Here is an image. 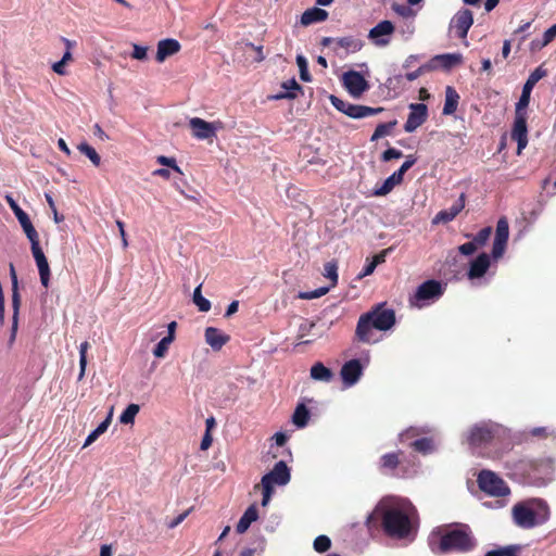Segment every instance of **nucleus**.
Returning a JSON list of instances; mask_svg holds the SVG:
<instances>
[{"label":"nucleus","mask_w":556,"mask_h":556,"mask_svg":"<svg viewBox=\"0 0 556 556\" xmlns=\"http://www.w3.org/2000/svg\"><path fill=\"white\" fill-rule=\"evenodd\" d=\"M378 518L382 519L386 533L395 539L412 541L417 531V511L413 504L401 497H387L379 502L372 514L367 517L370 526Z\"/></svg>","instance_id":"obj_1"},{"label":"nucleus","mask_w":556,"mask_h":556,"mask_svg":"<svg viewBox=\"0 0 556 556\" xmlns=\"http://www.w3.org/2000/svg\"><path fill=\"white\" fill-rule=\"evenodd\" d=\"M429 547L434 554L450 552H468L475 546V540L468 527L433 530L428 539Z\"/></svg>","instance_id":"obj_2"},{"label":"nucleus","mask_w":556,"mask_h":556,"mask_svg":"<svg viewBox=\"0 0 556 556\" xmlns=\"http://www.w3.org/2000/svg\"><path fill=\"white\" fill-rule=\"evenodd\" d=\"M395 324V314L391 308L377 306L371 312L362 315L356 326L357 338L366 343L372 342V328L387 331Z\"/></svg>","instance_id":"obj_3"},{"label":"nucleus","mask_w":556,"mask_h":556,"mask_svg":"<svg viewBox=\"0 0 556 556\" xmlns=\"http://www.w3.org/2000/svg\"><path fill=\"white\" fill-rule=\"evenodd\" d=\"M549 518V508L541 500L518 503L513 507L514 522L522 529H532L543 525Z\"/></svg>","instance_id":"obj_4"},{"label":"nucleus","mask_w":556,"mask_h":556,"mask_svg":"<svg viewBox=\"0 0 556 556\" xmlns=\"http://www.w3.org/2000/svg\"><path fill=\"white\" fill-rule=\"evenodd\" d=\"M290 470L283 460L278 462L274 468L263 476L261 483L254 486V491L262 493V506L268 505L276 486H283L290 481Z\"/></svg>","instance_id":"obj_5"},{"label":"nucleus","mask_w":556,"mask_h":556,"mask_svg":"<svg viewBox=\"0 0 556 556\" xmlns=\"http://www.w3.org/2000/svg\"><path fill=\"white\" fill-rule=\"evenodd\" d=\"M501 432V427L492 422H480L472 426L465 435V442L477 454L488 446Z\"/></svg>","instance_id":"obj_6"},{"label":"nucleus","mask_w":556,"mask_h":556,"mask_svg":"<svg viewBox=\"0 0 556 556\" xmlns=\"http://www.w3.org/2000/svg\"><path fill=\"white\" fill-rule=\"evenodd\" d=\"M477 482L480 490L491 496L503 497L510 493L506 482L496 473L490 470H482L478 475Z\"/></svg>","instance_id":"obj_7"},{"label":"nucleus","mask_w":556,"mask_h":556,"mask_svg":"<svg viewBox=\"0 0 556 556\" xmlns=\"http://www.w3.org/2000/svg\"><path fill=\"white\" fill-rule=\"evenodd\" d=\"M330 101L338 111L344 113L345 115L352 118H364L383 111L382 108H370L366 105L352 104L339 99L336 96H331Z\"/></svg>","instance_id":"obj_8"},{"label":"nucleus","mask_w":556,"mask_h":556,"mask_svg":"<svg viewBox=\"0 0 556 556\" xmlns=\"http://www.w3.org/2000/svg\"><path fill=\"white\" fill-rule=\"evenodd\" d=\"M473 24V15L469 9L458 10L451 18L448 31L459 39H466L470 27Z\"/></svg>","instance_id":"obj_9"},{"label":"nucleus","mask_w":556,"mask_h":556,"mask_svg":"<svg viewBox=\"0 0 556 556\" xmlns=\"http://www.w3.org/2000/svg\"><path fill=\"white\" fill-rule=\"evenodd\" d=\"M511 139L517 142V154L520 155L528 144L527 116L521 109L516 108V116L511 130Z\"/></svg>","instance_id":"obj_10"},{"label":"nucleus","mask_w":556,"mask_h":556,"mask_svg":"<svg viewBox=\"0 0 556 556\" xmlns=\"http://www.w3.org/2000/svg\"><path fill=\"white\" fill-rule=\"evenodd\" d=\"M342 83L348 92L354 98H359L369 89L368 81L356 71L345 72L342 75Z\"/></svg>","instance_id":"obj_11"},{"label":"nucleus","mask_w":556,"mask_h":556,"mask_svg":"<svg viewBox=\"0 0 556 556\" xmlns=\"http://www.w3.org/2000/svg\"><path fill=\"white\" fill-rule=\"evenodd\" d=\"M189 127L192 136L199 140H212L216 137L218 125L216 123L206 122L200 117H191Z\"/></svg>","instance_id":"obj_12"},{"label":"nucleus","mask_w":556,"mask_h":556,"mask_svg":"<svg viewBox=\"0 0 556 556\" xmlns=\"http://www.w3.org/2000/svg\"><path fill=\"white\" fill-rule=\"evenodd\" d=\"M509 237V225L506 218H500L496 225L492 257L498 260L503 256Z\"/></svg>","instance_id":"obj_13"},{"label":"nucleus","mask_w":556,"mask_h":556,"mask_svg":"<svg viewBox=\"0 0 556 556\" xmlns=\"http://www.w3.org/2000/svg\"><path fill=\"white\" fill-rule=\"evenodd\" d=\"M409 109L410 113L404 125V129L406 132L415 131L419 126H421L426 122L428 116V109L426 104L412 103L409 105Z\"/></svg>","instance_id":"obj_14"},{"label":"nucleus","mask_w":556,"mask_h":556,"mask_svg":"<svg viewBox=\"0 0 556 556\" xmlns=\"http://www.w3.org/2000/svg\"><path fill=\"white\" fill-rule=\"evenodd\" d=\"M443 294V287L437 280H428L421 283L415 294L418 302L434 301Z\"/></svg>","instance_id":"obj_15"},{"label":"nucleus","mask_w":556,"mask_h":556,"mask_svg":"<svg viewBox=\"0 0 556 556\" xmlns=\"http://www.w3.org/2000/svg\"><path fill=\"white\" fill-rule=\"evenodd\" d=\"M546 75V71L543 70L541 66L540 67H536L531 74L530 76L528 77L526 84L523 85V88H522V93H521V97L519 98V101L516 105L517 109H521L523 110L525 108L528 106L529 104V101H530V93H531V90L533 89V87L535 86V84L542 79L544 76Z\"/></svg>","instance_id":"obj_16"},{"label":"nucleus","mask_w":556,"mask_h":556,"mask_svg":"<svg viewBox=\"0 0 556 556\" xmlns=\"http://www.w3.org/2000/svg\"><path fill=\"white\" fill-rule=\"evenodd\" d=\"M362 372L363 368L359 361L351 359L342 366L340 375L345 387H352L359 380Z\"/></svg>","instance_id":"obj_17"},{"label":"nucleus","mask_w":556,"mask_h":556,"mask_svg":"<svg viewBox=\"0 0 556 556\" xmlns=\"http://www.w3.org/2000/svg\"><path fill=\"white\" fill-rule=\"evenodd\" d=\"M394 26L390 21H382L377 24L369 31V38L375 41L377 46H387L389 43V36L393 33Z\"/></svg>","instance_id":"obj_18"},{"label":"nucleus","mask_w":556,"mask_h":556,"mask_svg":"<svg viewBox=\"0 0 556 556\" xmlns=\"http://www.w3.org/2000/svg\"><path fill=\"white\" fill-rule=\"evenodd\" d=\"M465 207V194L462 193L458 200L448 208L440 211L433 218V224H445L453 220Z\"/></svg>","instance_id":"obj_19"},{"label":"nucleus","mask_w":556,"mask_h":556,"mask_svg":"<svg viewBox=\"0 0 556 556\" xmlns=\"http://www.w3.org/2000/svg\"><path fill=\"white\" fill-rule=\"evenodd\" d=\"M462 62L463 55L460 53L438 54L432 58L429 67H442L444 70H450L456 65H459Z\"/></svg>","instance_id":"obj_20"},{"label":"nucleus","mask_w":556,"mask_h":556,"mask_svg":"<svg viewBox=\"0 0 556 556\" xmlns=\"http://www.w3.org/2000/svg\"><path fill=\"white\" fill-rule=\"evenodd\" d=\"M180 50V43L176 39L167 38L157 43L156 61L163 63L167 58L176 54Z\"/></svg>","instance_id":"obj_21"},{"label":"nucleus","mask_w":556,"mask_h":556,"mask_svg":"<svg viewBox=\"0 0 556 556\" xmlns=\"http://www.w3.org/2000/svg\"><path fill=\"white\" fill-rule=\"evenodd\" d=\"M229 341V336L217 328L207 327L205 329V342L215 351L220 350Z\"/></svg>","instance_id":"obj_22"},{"label":"nucleus","mask_w":556,"mask_h":556,"mask_svg":"<svg viewBox=\"0 0 556 556\" xmlns=\"http://www.w3.org/2000/svg\"><path fill=\"white\" fill-rule=\"evenodd\" d=\"M490 267V257L488 254H480L470 265L468 276L470 279L482 277Z\"/></svg>","instance_id":"obj_23"},{"label":"nucleus","mask_w":556,"mask_h":556,"mask_svg":"<svg viewBox=\"0 0 556 556\" xmlns=\"http://www.w3.org/2000/svg\"><path fill=\"white\" fill-rule=\"evenodd\" d=\"M328 17L327 11L319 8L307 9L301 16V24L308 26L313 23L324 22Z\"/></svg>","instance_id":"obj_24"},{"label":"nucleus","mask_w":556,"mask_h":556,"mask_svg":"<svg viewBox=\"0 0 556 556\" xmlns=\"http://www.w3.org/2000/svg\"><path fill=\"white\" fill-rule=\"evenodd\" d=\"M458 101L459 94L457 93V91L453 87L447 86L445 89V102L443 106V114L452 115L453 113H455L458 106Z\"/></svg>","instance_id":"obj_25"},{"label":"nucleus","mask_w":556,"mask_h":556,"mask_svg":"<svg viewBox=\"0 0 556 556\" xmlns=\"http://www.w3.org/2000/svg\"><path fill=\"white\" fill-rule=\"evenodd\" d=\"M311 377L317 381L330 382L333 378V374L329 368L324 366V364L316 363L311 368Z\"/></svg>","instance_id":"obj_26"},{"label":"nucleus","mask_w":556,"mask_h":556,"mask_svg":"<svg viewBox=\"0 0 556 556\" xmlns=\"http://www.w3.org/2000/svg\"><path fill=\"white\" fill-rule=\"evenodd\" d=\"M112 415L113 408H111L108 417L92 432L89 433L85 441L84 447L92 444L102 433H104L108 430L111 424Z\"/></svg>","instance_id":"obj_27"},{"label":"nucleus","mask_w":556,"mask_h":556,"mask_svg":"<svg viewBox=\"0 0 556 556\" xmlns=\"http://www.w3.org/2000/svg\"><path fill=\"white\" fill-rule=\"evenodd\" d=\"M402 178L394 172L390 177H388L382 186L375 190L374 194L381 197L386 195L399 184L402 182Z\"/></svg>","instance_id":"obj_28"},{"label":"nucleus","mask_w":556,"mask_h":556,"mask_svg":"<svg viewBox=\"0 0 556 556\" xmlns=\"http://www.w3.org/2000/svg\"><path fill=\"white\" fill-rule=\"evenodd\" d=\"M412 446L424 455L431 454L435 451V444L430 438L417 439L412 443Z\"/></svg>","instance_id":"obj_29"},{"label":"nucleus","mask_w":556,"mask_h":556,"mask_svg":"<svg viewBox=\"0 0 556 556\" xmlns=\"http://www.w3.org/2000/svg\"><path fill=\"white\" fill-rule=\"evenodd\" d=\"M308 418L309 412L306 406L304 404L298 405L292 416L293 424L299 428H303L307 425Z\"/></svg>","instance_id":"obj_30"},{"label":"nucleus","mask_w":556,"mask_h":556,"mask_svg":"<svg viewBox=\"0 0 556 556\" xmlns=\"http://www.w3.org/2000/svg\"><path fill=\"white\" fill-rule=\"evenodd\" d=\"M337 45L349 52H357L362 49L363 42L354 37H342L336 40Z\"/></svg>","instance_id":"obj_31"},{"label":"nucleus","mask_w":556,"mask_h":556,"mask_svg":"<svg viewBox=\"0 0 556 556\" xmlns=\"http://www.w3.org/2000/svg\"><path fill=\"white\" fill-rule=\"evenodd\" d=\"M20 306H21V295L18 292V288L12 289V307H13L12 339H14L15 332L17 329Z\"/></svg>","instance_id":"obj_32"},{"label":"nucleus","mask_w":556,"mask_h":556,"mask_svg":"<svg viewBox=\"0 0 556 556\" xmlns=\"http://www.w3.org/2000/svg\"><path fill=\"white\" fill-rule=\"evenodd\" d=\"M201 288L202 285H199L194 289L192 300L200 312H208L211 309V302L202 295Z\"/></svg>","instance_id":"obj_33"},{"label":"nucleus","mask_w":556,"mask_h":556,"mask_svg":"<svg viewBox=\"0 0 556 556\" xmlns=\"http://www.w3.org/2000/svg\"><path fill=\"white\" fill-rule=\"evenodd\" d=\"M395 125H396V121L379 124L376 127L370 140L377 141L378 139L390 135L391 130L394 128Z\"/></svg>","instance_id":"obj_34"},{"label":"nucleus","mask_w":556,"mask_h":556,"mask_svg":"<svg viewBox=\"0 0 556 556\" xmlns=\"http://www.w3.org/2000/svg\"><path fill=\"white\" fill-rule=\"evenodd\" d=\"M282 88L286 90V92L276 94L274 97L275 99H283V98L294 99L296 97L294 91L300 90L301 87L296 83L295 79H290L282 84Z\"/></svg>","instance_id":"obj_35"},{"label":"nucleus","mask_w":556,"mask_h":556,"mask_svg":"<svg viewBox=\"0 0 556 556\" xmlns=\"http://www.w3.org/2000/svg\"><path fill=\"white\" fill-rule=\"evenodd\" d=\"M138 404H129L119 416V422L123 425L134 424L136 415L139 413Z\"/></svg>","instance_id":"obj_36"},{"label":"nucleus","mask_w":556,"mask_h":556,"mask_svg":"<svg viewBox=\"0 0 556 556\" xmlns=\"http://www.w3.org/2000/svg\"><path fill=\"white\" fill-rule=\"evenodd\" d=\"M78 150L85 154L90 161L91 163L94 165V166H99L100 163H101V157L100 155L97 153V151L91 147L89 146L88 143L86 142H81L79 146H78Z\"/></svg>","instance_id":"obj_37"},{"label":"nucleus","mask_w":556,"mask_h":556,"mask_svg":"<svg viewBox=\"0 0 556 556\" xmlns=\"http://www.w3.org/2000/svg\"><path fill=\"white\" fill-rule=\"evenodd\" d=\"M89 349V343L87 341L80 343L79 345V375L78 380H83L86 372L87 366V351Z\"/></svg>","instance_id":"obj_38"},{"label":"nucleus","mask_w":556,"mask_h":556,"mask_svg":"<svg viewBox=\"0 0 556 556\" xmlns=\"http://www.w3.org/2000/svg\"><path fill=\"white\" fill-rule=\"evenodd\" d=\"M40 276V281L45 288H48L50 281V267L47 258L36 263Z\"/></svg>","instance_id":"obj_39"},{"label":"nucleus","mask_w":556,"mask_h":556,"mask_svg":"<svg viewBox=\"0 0 556 556\" xmlns=\"http://www.w3.org/2000/svg\"><path fill=\"white\" fill-rule=\"evenodd\" d=\"M381 468L394 470L399 465V455L396 453L384 454L380 459Z\"/></svg>","instance_id":"obj_40"},{"label":"nucleus","mask_w":556,"mask_h":556,"mask_svg":"<svg viewBox=\"0 0 556 556\" xmlns=\"http://www.w3.org/2000/svg\"><path fill=\"white\" fill-rule=\"evenodd\" d=\"M173 343V340L170 337H164L161 339V341L155 345L153 350V355L157 358H163L167 351L169 345Z\"/></svg>","instance_id":"obj_41"},{"label":"nucleus","mask_w":556,"mask_h":556,"mask_svg":"<svg viewBox=\"0 0 556 556\" xmlns=\"http://www.w3.org/2000/svg\"><path fill=\"white\" fill-rule=\"evenodd\" d=\"M21 226L30 243L39 241L38 232L36 231L29 218L21 223Z\"/></svg>","instance_id":"obj_42"},{"label":"nucleus","mask_w":556,"mask_h":556,"mask_svg":"<svg viewBox=\"0 0 556 556\" xmlns=\"http://www.w3.org/2000/svg\"><path fill=\"white\" fill-rule=\"evenodd\" d=\"M296 64L299 66L301 79L304 81H311V75L308 73V64H307V60L305 59V56L298 55Z\"/></svg>","instance_id":"obj_43"},{"label":"nucleus","mask_w":556,"mask_h":556,"mask_svg":"<svg viewBox=\"0 0 556 556\" xmlns=\"http://www.w3.org/2000/svg\"><path fill=\"white\" fill-rule=\"evenodd\" d=\"M314 549L318 553L328 551L331 546V540L327 535H319L314 540Z\"/></svg>","instance_id":"obj_44"},{"label":"nucleus","mask_w":556,"mask_h":556,"mask_svg":"<svg viewBox=\"0 0 556 556\" xmlns=\"http://www.w3.org/2000/svg\"><path fill=\"white\" fill-rule=\"evenodd\" d=\"M7 201L12 211L14 212L20 224L29 218L28 215L17 205V203L13 200L12 197L7 195Z\"/></svg>","instance_id":"obj_45"},{"label":"nucleus","mask_w":556,"mask_h":556,"mask_svg":"<svg viewBox=\"0 0 556 556\" xmlns=\"http://www.w3.org/2000/svg\"><path fill=\"white\" fill-rule=\"evenodd\" d=\"M325 277L331 280V287H333L338 281V267L336 263L328 262L325 265Z\"/></svg>","instance_id":"obj_46"},{"label":"nucleus","mask_w":556,"mask_h":556,"mask_svg":"<svg viewBox=\"0 0 556 556\" xmlns=\"http://www.w3.org/2000/svg\"><path fill=\"white\" fill-rule=\"evenodd\" d=\"M329 287H321L314 291L300 292L299 298L303 300H313L325 295L329 291Z\"/></svg>","instance_id":"obj_47"},{"label":"nucleus","mask_w":556,"mask_h":556,"mask_svg":"<svg viewBox=\"0 0 556 556\" xmlns=\"http://www.w3.org/2000/svg\"><path fill=\"white\" fill-rule=\"evenodd\" d=\"M492 232L491 227H485L481 229L473 238V242L477 247H482L486 243Z\"/></svg>","instance_id":"obj_48"},{"label":"nucleus","mask_w":556,"mask_h":556,"mask_svg":"<svg viewBox=\"0 0 556 556\" xmlns=\"http://www.w3.org/2000/svg\"><path fill=\"white\" fill-rule=\"evenodd\" d=\"M258 518V511L257 506L255 504H252L245 509V530L250 527V525L257 520Z\"/></svg>","instance_id":"obj_49"},{"label":"nucleus","mask_w":556,"mask_h":556,"mask_svg":"<svg viewBox=\"0 0 556 556\" xmlns=\"http://www.w3.org/2000/svg\"><path fill=\"white\" fill-rule=\"evenodd\" d=\"M134 51L131 56L136 60L143 61L147 59L148 48L139 45H132Z\"/></svg>","instance_id":"obj_50"},{"label":"nucleus","mask_w":556,"mask_h":556,"mask_svg":"<svg viewBox=\"0 0 556 556\" xmlns=\"http://www.w3.org/2000/svg\"><path fill=\"white\" fill-rule=\"evenodd\" d=\"M403 156V153L402 151L400 150H396L394 148H390L388 150H386L383 153H382V160L384 162H388V161H391L393 159H400Z\"/></svg>","instance_id":"obj_51"},{"label":"nucleus","mask_w":556,"mask_h":556,"mask_svg":"<svg viewBox=\"0 0 556 556\" xmlns=\"http://www.w3.org/2000/svg\"><path fill=\"white\" fill-rule=\"evenodd\" d=\"M556 37V23L545 30L541 47L547 46Z\"/></svg>","instance_id":"obj_52"},{"label":"nucleus","mask_w":556,"mask_h":556,"mask_svg":"<svg viewBox=\"0 0 556 556\" xmlns=\"http://www.w3.org/2000/svg\"><path fill=\"white\" fill-rule=\"evenodd\" d=\"M157 163L168 166V167L173 168L174 170L180 173V168L177 166L176 160L173 157H167V156L161 155L157 157Z\"/></svg>","instance_id":"obj_53"},{"label":"nucleus","mask_w":556,"mask_h":556,"mask_svg":"<svg viewBox=\"0 0 556 556\" xmlns=\"http://www.w3.org/2000/svg\"><path fill=\"white\" fill-rule=\"evenodd\" d=\"M416 159L408 156L402 166L395 172L402 179L404 174L415 164Z\"/></svg>","instance_id":"obj_54"},{"label":"nucleus","mask_w":556,"mask_h":556,"mask_svg":"<svg viewBox=\"0 0 556 556\" xmlns=\"http://www.w3.org/2000/svg\"><path fill=\"white\" fill-rule=\"evenodd\" d=\"M30 245H31V253H33V256H34L36 263L41 261L42 258H46L43 251L41 250V248L39 245V241L33 242V243H30Z\"/></svg>","instance_id":"obj_55"},{"label":"nucleus","mask_w":556,"mask_h":556,"mask_svg":"<svg viewBox=\"0 0 556 556\" xmlns=\"http://www.w3.org/2000/svg\"><path fill=\"white\" fill-rule=\"evenodd\" d=\"M375 269H376L375 264L370 260L367 258V264L365 265L363 270L357 275V278L362 279L366 276H369L375 271Z\"/></svg>","instance_id":"obj_56"},{"label":"nucleus","mask_w":556,"mask_h":556,"mask_svg":"<svg viewBox=\"0 0 556 556\" xmlns=\"http://www.w3.org/2000/svg\"><path fill=\"white\" fill-rule=\"evenodd\" d=\"M459 252L464 255H470L477 250V245L473 241L462 244L458 248Z\"/></svg>","instance_id":"obj_57"},{"label":"nucleus","mask_w":556,"mask_h":556,"mask_svg":"<svg viewBox=\"0 0 556 556\" xmlns=\"http://www.w3.org/2000/svg\"><path fill=\"white\" fill-rule=\"evenodd\" d=\"M248 47H249V48H250V49L255 53V55H254V61H256V62H261V61H263V60L265 59V55H264V53H263V48H262V47H255V46H254V45H252V43H251V45H247V43H245V49H247Z\"/></svg>","instance_id":"obj_58"},{"label":"nucleus","mask_w":556,"mask_h":556,"mask_svg":"<svg viewBox=\"0 0 556 556\" xmlns=\"http://www.w3.org/2000/svg\"><path fill=\"white\" fill-rule=\"evenodd\" d=\"M189 513H190V510L188 509V510L184 511L182 514L178 515L175 519H173L168 523V528H170V529L176 528L178 525H180L187 518Z\"/></svg>","instance_id":"obj_59"},{"label":"nucleus","mask_w":556,"mask_h":556,"mask_svg":"<svg viewBox=\"0 0 556 556\" xmlns=\"http://www.w3.org/2000/svg\"><path fill=\"white\" fill-rule=\"evenodd\" d=\"M116 226L118 227V230H119V236H121V239H122V245H123L124 249H126L128 247V241H127V238H126L124 223L121 222V220H116Z\"/></svg>","instance_id":"obj_60"},{"label":"nucleus","mask_w":556,"mask_h":556,"mask_svg":"<svg viewBox=\"0 0 556 556\" xmlns=\"http://www.w3.org/2000/svg\"><path fill=\"white\" fill-rule=\"evenodd\" d=\"M389 250H383L380 253L376 254L370 261L375 264L377 267L379 264H382L386 262V257Z\"/></svg>","instance_id":"obj_61"},{"label":"nucleus","mask_w":556,"mask_h":556,"mask_svg":"<svg viewBox=\"0 0 556 556\" xmlns=\"http://www.w3.org/2000/svg\"><path fill=\"white\" fill-rule=\"evenodd\" d=\"M426 68H430V67L429 66H420L418 70L407 73L406 79L409 81L417 79L424 73V71Z\"/></svg>","instance_id":"obj_62"},{"label":"nucleus","mask_w":556,"mask_h":556,"mask_svg":"<svg viewBox=\"0 0 556 556\" xmlns=\"http://www.w3.org/2000/svg\"><path fill=\"white\" fill-rule=\"evenodd\" d=\"M212 441H213V439H212L211 433L205 432V434L203 435L202 441H201V445H200L201 450H203V451L207 450L211 446Z\"/></svg>","instance_id":"obj_63"},{"label":"nucleus","mask_w":556,"mask_h":556,"mask_svg":"<svg viewBox=\"0 0 556 556\" xmlns=\"http://www.w3.org/2000/svg\"><path fill=\"white\" fill-rule=\"evenodd\" d=\"M52 70L58 75H65L66 74L65 64L61 60L52 65Z\"/></svg>","instance_id":"obj_64"}]
</instances>
